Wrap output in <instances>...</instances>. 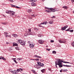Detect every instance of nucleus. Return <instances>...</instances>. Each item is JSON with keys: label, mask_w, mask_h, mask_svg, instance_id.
Returning <instances> with one entry per match:
<instances>
[{"label": "nucleus", "mask_w": 74, "mask_h": 74, "mask_svg": "<svg viewBox=\"0 0 74 74\" xmlns=\"http://www.w3.org/2000/svg\"><path fill=\"white\" fill-rule=\"evenodd\" d=\"M62 62H63L64 63H69L70 64H73L72 63L68 62H64L63 61H62V60H59L58 61V63L57 64H56V68H57V65H58V66H59V67H62L63 66L62 65Z\"/></svg>", "instance_id": "1"}, {"label": "nucleus", "mask_w": 74, "mask_h": 74, "mask_svg": "<svg viewBox=\"0 0 74 74\" xmlns=\"http://www.w3.org/2000/svg\"><path fill=\"white\" fill-rule=\"evenodd\" d=\"M48 10L47 11V12L49 13H50L51 12H54L56 11H57L59 10V9L58 8H48Z\"/></svg>", "instance_id": "2"}, {"label": "nucleus", "mask_w": 74, "mask_h": 74, "mask_svg": "<svg viewBox=\"0 0 74 74\" xmlns=\"http://www.w3.org/2000/svg\"><path fill=\"white\" fill-rule=\"evenodd\" d=\"M27 33L25 34V36H27L28 35H33V34L34 33V32L32 33L31 32V29H28V31H27Z\"/></svg>", "instance_id": "3"}, {"label": "nucleus", "mask_w": 74, "mask_h": 74, "mask_svg": "<svg viewBox=\"0 0 74 74\" xmlns=\"http://www.w3.org/2000/svg\"><path fill=\"white\" fill-rule=\"evenodd\" d=\"M58 41H59V42L61 43H65L66 42L65 40L64 39L60 40H58Z\"/></svg>", "instance_id": "4"}, {"label": "nucleus", "mask_w": 74, "mask_h": 74, "mask_svg": "<svg viewBox=\"0 0 74 74\" xmlns=\"http://www.w3.org/2000/svg\"><path fill=\"white\" fill-rule=\"evenodd\" d=\"M5 35L6 36V38L9 37L10 38H11V36L10 35H8V33L6 32L5 33H4Z\"/></svg>", "instance_id": "5"}, {"label": "nucleus", "mask_w": 74, "mask_h": 74, "mask_svg": "<svg viewBox=\"0 0 74 74\" xmlns=\"http://www.w3.org/2000/svg\"><path fill=\"white\" fill-rule=\"evenodd\" d=\"M68 27V25H66L64 27H62L61 28V30H65Z\"/></svg>", "instance_id": "6"}, {"label": "nucleus", "mask_w": 74, "mask_h": 74, "mask_svg": "<svg viewBox=\"0 0 74 74\" xmlns=\"http://www.w3.org/2000/svg\"><path fill=\"white\" fill-rule=\"evenodd\" d=\"M34 45H35L33 43H32V44H30L29 45V46L30 48L32 49H33L34 48Z\"/></svg>", "instance_id": "7"}, {"label": "nucleus", "mask_w": 74, "mask_h": 74, "mask_svg": "<svg viewBox=\"0 0 74 74\" xmlns=\"http://www.w3.org/2000/svg\"><path fill=\"white\" fill-rule=\"evenodd\" d=\"M31 5L32 6H36V3H34L33 1L32 3H31Z\"/></svg>", "instance_id": "8"}, {"label": "nucleus", "mask_w": 74, "mask_h": 74, "mask_svg": "<svg viewBox=\"0 0 74 74\" xmlns=\"http://www.w3.org/2000/svg\"><path fill=\"white\" fill-rule=\"evenodd\" d=\"M38 42L40 44H42L44 42V41L42 40H38Z\"/></svg>", "instance_id": "9"}, {"label": "nucleus", "mask_w": 74, "mask_h": 74, "mask_svg": "<svg viewBox=\"0 0 74 74\" xmlns=\"http://www.w3.org/2000/svg\"><path fill=\"white\" fill-rule=\"evenodd\" d=\"M20 44L22 45L25 46V43L23 41H22V42H21Z\"/></svg>", "instance_id": "10"}, {"label": "nucleus", "mask_w": 74, "mask_h": 74, "mask_svg": "<svg viewBox=\"0 0 74 74\" xmlns=\"http://www.w3.org/2000/svg\"><path fill=\"white\" fill-rule=\"evenodd\" d=\"M10 13L11 14H12V15H14L15 14L14 12L13 11H10Z\"/></svg>", "instance_id": "11"}, {"label": "nucleus", "mask_w": 74, "mask_h": 74, "mask_svg": "<svg viewBox=\"0 0 74 74\" xmlns=\"http://www.w3.org/2000/svg\"><path fill=\"white\" fill-rule=\"evenodd\" d=\"M12 36L15 38H17L18 36V35L16 34H12Z\"/></svg>", "instance_id": "12"}, {"label": "nucleus", "mask_w": 74, "mask_h": 74, "mask_svg": "<svg viewBox=\"0 0 74 74\" xmlns=\"http://www.w3.org/2000/svg\"><path fill=\"white\" fill-rule=\"evenodd\" d=\"M2 24L4 25H7L8 24V23L7 22H4L1 23Z\"/></svg>", "instance_id": "13"}, {"label": "nucleus", "mask_w": 74, "mask_h": 74, "mask_svg": "<svg viewBox=\"0 0 74 74\" xmlns=\"http://www.w3.org/2000/svg\"><path fill=\"white\" fill-rule=\"evenodd\" d=\"M22 42V40L20 39L18 41H17V42L19 44L20 43H21V42Z\"/></svg>", "instance_id": "14"}, {"label": "nucleus", "mask_w": 74, "mask_h": 74, "mask_svg": "<svg viewBox=\"0 0 74 74\" xmlns=\"http://www.w3.org/2000/svg\"><path fill=\"white\" fill-rule=\"evenodd\" d=\"M49 23L50 24H53V21H49Z\"/></svg>", "instance_id": "15"}, {"label": "nucleus", "mask_w": 74, "mask_h": 74, "mask_svg": "<svg viewBox=\"0 0 74 74\" xmlns=\"http://www.w3.org/2000/svg\"><path fill=\"white\" fill-rule=\"evenodd\" d=\"M1 59L3 60H6V59L4 58V57H3V56H1Z\"/></svg>", "instance_id": "16"}, {"label": "nucleus", "mask_w": 74, "mask_h": 74, "mask_svg": "<svg viewBox=\"0 0 74 74\" xmlns=\"http://www.w3.org/2000/svg\"><path fill=\"white\" fill-rule=\"evenodd\" d=\"M15 49L16 50H20L21 48L19 47H17V48H15Z\"/></svg>", "instance_id": "17"}, {"label": "nucleus", "mask_w": 74, "mask_h": 74, "mask_svg": "<svg viewBox=\"0 0 74 74\" xmlns=\"http://www.w3.org/2000/svg\"><path fill=\"white\" fill-rule=\"evenodd\" d=\"M67 6H63L62 8H64V9H67Z\"/></svg>", "instance_id": "18"}, {"label": "nucleus", "mask_w": 74, "mask_h": 74, "mask_svg": "<svg viewBox=\"0 0 74 74\" xmlns=\"http://www.w3.org/2000/svg\"><path fill=\"white\" fill-rule=\"evenodd\" d=\"M35 57L36 58H41V57L40 56H38L37 55H35Z\"/></svg>", "instance_id": "19"}, {"label": "nucleus", "mask_w": 74, "mask_h": 74, "mask_svg": "<svg viewBox=\"0 0 74 74\" xmlns=\"http://www.w3.org/2000/svg\"><path fill=\"white\" fill-rule=\"evenodd\" d=\"M45 69H44L41 70V72L43 73H44L45 72Z\"/></svg>", "instance_id": "20"}, {"label": "nucleus", "mask_w": 74, "mask_h": 74, "mask_svg": "<svg viewBox=\"0 0 74 74\" xmlns=\"http://www.w3.org/2000/svg\"><path fill=\"white\" fill-rule=\"evenodd\" d=\"M44 65V64L43 63H41L40 64V66H41V67H43Z\"/></svg>", "instance_id": "21"}, {"label": "nucleus", "mask_w": 74, "mask_h": 74, "mask_svg": "<svg viewBox=\"0 0 74 74\" xmlns=\"http://www.w3.org/2000/svg\"><path fill=\"white\" fill-rule=\"evenodd\" d=\"M22 60V58H18L16 59L17 60H18V61L21 60Z\"/></svg>", "instance_id": "22"}, {"label": "nucleus", "mask_w": 74, "mask_h": 74, "mask_svg": "<svg viewBox=\"0 0 74 74\" xmlns=\"http://www.w3.org/2000/svg\"><path fill=\"white\" fill-rule=\"evenodd\" d=\"M64 66H66V67H71V66H69V65H63Z\"/></svg>", "instance_id": "23"}, {"label": "nucleus", "mask_w": 74, "mask_h": 74, "mask_svg": "<svg viewBox=\"0 0 74 74\" xmlns=\"http://www.w3.org/2000/svg\"><path fill=\"white\" fill-rule=\"evenodd\" d=\"M18 46V45L17 44H14L13 45V46Z\"/></svg>", "instance_id": "24"}, {"label": "nucleus", "mask_w": 74, "mask_h": 74, "mask_svg": "<svg viewBox=\"0 0 74 74\" xmlns=\"http://www.w3.org/2000/svg\"><path fill=\"white\" fill-rule=\"evenodd\" d=\"M19 71H21L19 69H17L16 73H19Z\"/></svg>", "instance_id": "25"}, {"label": "nucleus", "mask_w": 74, "mask_h": 74, "mask_svg": "<svg viewBox=\"0 0 74 74\" xmlns=\"http://www.w3.org/2000/svg\"><path fill=\"white\" fill-rule=\"evenodd\" d=\"M45 9H47V10H46V11L47 12V11H48V8H49V9H50V8H47V7H45Z\"/></svg>", "instance_id": "26"}, {"label": "nucleus", "mask_w": 74, "mask_h": 74, "mask_svg": "<svg viewBox=\"0 0 74 74\" xmlns=\"http://www.w3.org/2000/svg\"><path fill=\"white\" fill-rule=\"evenodd\" d=\"M43 23L45 25H46L48 23L47 21H45L43 22Z\"/></svg>", "instance_id": "27"}, {"label": "nucleus", "mask_w": 74, "mask_h": 74, "mask_svg": "<svg viewBox=\"0 0 74 74\" xmlns=\"http://www.w3.org/2000/svg\"><path fill=\"white\" fill-rule=\"evenodd\" d=\"M71 45H72V47H74V42H72Z\"/></svg>", "instance_id": "28"}, {"label": "nucleus", "mask_w": 74, "mask_h": 74, "mask_svg": "<svg viewBox=\"0 0 74 74\" xmlns=\"http://www.w3.org/2000/svg\"><path fill=\"white\" fill-rule=\"evenodd\" d=\"M62 71H64V72H66L67 71V69H62Z\"/></svg>", "instance_id": "29"}, {"label": "nucleus", "mask_w": 74, "mask_h": 74, "mask_svg": "<svg viewBox=\"0 0 74 74\" xmlns=\"http://www.w3.org/2000/svg\"><path fill=\"white\" fill-rule=\"evenodd\" d=\"M32 11V10L31 9H29L28 11V12L30 13Z\"/></svg>", "instance_id": "30"}, {"label": "nucleus", "mask_w": 74, "mask_h": 74, "mask_svg": "<svg viewBox=\"0 0 74 74\" xmlns=\"http://www.w3.org/2000/svg\"><path fill=\"white\" fill-rule=\"evenodd\" d=\"M10 11H6V13H7V14H9L10 13Z\"/></svg>", "instance_id": "31"}, {"label": "nucleus", "mask_w": 74, "mask_h": 74, "mask_svg": "<svg viewBox=\"0 0 74 74\" xmlns=\"http://www.w3.org/2000/svg\"><path fill=\"white\" fill-rule=\"evenodd\" d=\"M38 65L39 66H40V65L41 64V63L40 62H38V63H37Z\"/></svg>", "instance_id": "32"}, {"label": "nucleus", "mask_w": 74, "mask_h": 74, "mask_svg": "<svg viewBox=\"0 0 74 74\" xmlns=\"http://www.w3.org/2000/svg\"><path fill=\"white\" fill-rule=\"evenodd\" d=\"M11 73H14V74H16L17 73V72H14V71H12L11 72Z\"/></svg>", "instance_id": "33"}, {"label": "nucleus", "mask_w": 74, "mask_h": 74, "mask_svg": "<svg viewBox=\"0 0 74 74\" xmlns=\"http://www.w3.org/2000/svg\"><path fill=\"white\" fill-rule=\"evenodd\" d=\"M52 53H53L55 54L56 53V52L55 51H52Z\"/></svg>", "instance_id": "34"}, {"label": "nucleus", "mask_w": 74, "mask_h": 74, "mask_svg": "<svg viewBox=\"0 0 74 74\" xmlns=\"http://www.w3.org/2000/svg\"><path fill=\"white\" fill-rule=\"evenodd\" d=\"M28 18L30 19H32V17H30V16H28Z\"/></svg>", "instance_id": "35"}, {"label": "nucleus", "mask_w": 74, "mask_h": 74, "mask_svg": "<svg viewBox=\"0 0 74 74\" xmlns=\"http://www.w3.org/2000/svg\"><path fill=\"white\" fill-rule=\"evenodd\" d=\"M69 32H73V30H70L69 31Z\"/></svg>", "instance_id": "36"}, {"label": "nucleus", "mask_w": 74, "mask_h": 74, "mask_svg": "<svg viewBox=\"0 0 74 74\" xmlns=\"http://www.w3.org/2000/svg\"><path fill=\"white\" fill-rule=\"evenodd\" d=\"M15 7H16V8H20H20H20L19 7H18L17 6H15Z\"/></svg>", "instance_id": "37"}, {"label": "nucleus", "mask_w": 74, "mask_h": 74, "mask_svg": "<svg viewBox=\"0 0 74 74\" xmlns=\"http://www.w3.org/2000/svg\"><path fill=\"white\" fill-rule=\"evenodd\" d=\"M9 71H10V72H12V71H12V69H10V70H9Z\"/></svg>", "instance_id": "38"}, {"label": "nucleus", "mask_w": 74, "mask_h": 74, "mask_svg": "<svg viewBox=\"0 0 74 74\" xmlns=\"http://www.w3.org/2000/svg\"><path fill=\"white\" fill-rule=\"evenodd\" d=\"M14 62H15L16 63H17V62L16 61V60H14Z\"/></svg>", "instance_id": "39"}, {"label": "nucleus", "mask_w": 74, "mask_h": 74, "mask_svg": "<svg viewBox=\"0 0 74 74\" xmlns=\"http://www.w3.org/2000/svg\"><path fill=\"white\" fill-rule=\"evenodd\" d=\"M70 29V28H69V29H68L67 30H66L65 31H69Z\"/></svg>", "instance_id": "40"}, {"label": "nucleus", "mask_w": 74, "mask_h": 74, "mask_svg": "<svg viewBox=\"0 0 74 74\" xmlns=\"http://www.w3.org/2000/svg\"><path fill=\"white\" fill-rule=\"evenodd\" d=\"M31 16L32 17H36V16H35L34 14H33Z\"/></svg>", "instance_id": "41"}, {"label": "nucleus", "mask_w": 74, "mask_h": 74, "mask_svg": "<svg viewBox=\"0 0 74 74\" xmlns=\"http://www.w3.org/2000/svg\"><path fill=\"white\" fill-rule=\"evenodd\" d=\"M39 26L40 27H42L43 28L44 27H43L40 24V25H39Z\"/></svg>", "instance_id": "42"}, {"label": "nucleus", "mask_w": 74, "mask_h": 74, "mask_svg": "<svg viewBox=\"0 0 74 74\" xmlns=\"http://www.w3.org/2000/svg\"><path fill=\"white\" fill-rule=\"evenodd\" d=\"M46 50H48V51H50V49H46Z\"/></svg>", "instance_id": "43"}, {"label": "nucleus", "mask_w": 74, "mask_h": 74, "mask_svg": "<svg viewBox=\"0 0 74 74\" xmlns=\"http://www.w3.org/2000/svg\"><path fill=\"white\" fill-rule=\"evenodd\" d=\"M54 42V40H51V42Z\"/></svg>", "instance_id": "44"}, {"label": "nucleus", "mask_w": 74, "mask_h": 74, "mask_svg": "<svg viewBox=\"0 0 74 74\" xmlns=\"http://www.w3.org/2000/svg\"><path fill=\"white\" fill-rule=\"evenodd\" d=\"M32 71L33 72V73H35V72H36V71H34V70H32Z\"/></svg>", "instance_id": "45"}, {"label": "nucleus", "mask_w": 74, "mask_h": 74, "mask_svg": "<svg viewBox=\"0 0 74 74\" xmlns=\"http://www.w3.org/2000/svg\"><path fill=\"white\" fill-rule=\"evenodd\" d=\"M35 60L36 61H38L39 60V59H35Z\"/></svg>", "instance_id": "46"}, {"label": "nucleus", "mask_w": 74, "mask_h": 74, "mask_svg": "<svg viewBox=\"0 0 74 74\" xmlns=\"http://www.w3.org/2000/svg\"><path fill=\"white\" fill-rule=\"evenodd\" d=\"M22 19H23V21H25V18H23Z\"/></svg>", "instance_id": "47"}, {"label": "nucleus", "mask_w": 74, "mask_h": 74, "mask_svg": "<svg viewBox=\"0 0 74 74\" xmlns=\"http://www.w3.org/2000/svg\"><path fill=\"white\" fill-rule=\"evenodd\" d=\"M15 5H12V7H15Z\"/></svg>", "instance_id": "48"}, {"label": "nucleus", "mask_w": 74, "mask_h": 74, "mask_svg": "<svg viewBox=\"0 0 74 74\" xmlns=\"http://www.w3.org/2000/svg\"><path fill=\"white\" fill-rule=\"evenodd\" d=\"M19 70H21L22 71H23V69H22L21 68H20V69H19Z\"/></svg>", "instance_id": "49"}, {"label": "nucleus", "mask_w": 74, "mask_h": 74, "mask_svg": "<svg viewBox=\"0 0 74 74\" xmlns=\"http://www.w3.org/2000/svg\"><path fill=\"white\" fill-rule=\"evenodd\" d=\"M10 1L11 2H13V1L12 0H10Z\"/></svg>", "instance_id": "50"}, {"label": "nucleus", "mask_w": 74, "mask_h": 74, "mask_svg": "<svg viewBox=\"0 0 74 74\" xmlns=\"http://www.w3.org/2000/svg\"><path fill=\"white\" fill-rule=\"evenodd\" d=\"M72 2H74V0H71Z\"/></svg>", "instance_id": "51"}, {"label": "nucleus", "mask_w": 74, "mask_h": 74, "mask_svg": "<svg viewBox=\"0 0 74 74\" xmlns=\"http://www.w3.org/2000/svg\"><path fill=\"white\" fill-rule=\"evenodd\" d=\"M34 30H36V31L38 30V29H37L36 28H35L34 29Z\"/></svg>", "instance_id": "52"}, {"label": "nucleus", "mask_w": 74, "mask_h": 74, "mask_svg": "<svg viewBox=\"0 0 74 74\" xmlns=\"http://www.w3.org/2000/svg\"><path fill=\"white\" fill-rule=\"evenodd\" d=\"M41 61H42V62H43V61H44V60L42 59V60H41Z\"/></svg>", "instance_id": "53"}, {"label": "nucleus", "mask_w": 74, "mask_h": 74, "mask_svg": "<svg viewBox=\"0 0 74 74\" xmlns=\"http://www.w3.org/2000/svg\"><path fill=\"white\" fill-rule=\"evenodd\" d=\"M62 70L61 69V70H60V73H62Z\"/></svg>", "instance_id": "54"}, {"label": "nucleus", "mask_w": 74, "mask_h": 74, "mask_svg": "<svg viewBox=\"0 0 74 74\" xmlns=\"http://www.w3.org/2000/svg\"><path fill=\"white\" fill-rule=\"evenodd\" d=\"M34 1V0H30V1L31 2H33V1Z\"/></svg>", "instance_id": "55"}, {"label": "nucleus", "mask_w": 74, "mask_h": 74, "mask_svg": "<svg viewBox=\"0 0 74 74\" xmlns=\"http://www.w3.org/2000/svg\"><path fill=\"white\" fill-rule=\"evenodd\" d=\"M14 73H16V70H14Z\"/></svg>", "instance_id": "56"}, {"label": "nucleus", "mask_w": 74, "mask_h": 74, "mask_svg": "<svg viewBox=\"0 0 74 74\" xmlns=\"http://www.w3.org/2000/svg\"><path fill=\"white\" fill-rule=\"evenodd\" d=\"M42 24H44V23H42L40 24V25H42Z\"/></svg>", "instance_id": "57"}, {"label": "nucleus", "mask_w": 74, "mask_h": 74, "mask_svg": "<svg viewBox=\"0 0 74 74\" xmlns=\"http://www.w3.org/2000/svg\"><path fill=\"white\" fill-rule=\"evenodd\" d=\"M52 18H55V16H53L52 17Z\"/></svg>", "instance_id": "58"}, {"label": "nucleus", "mask_w": 74, "mask_h": 74, "mask_svg": "<svg viewBox=\"0 0 74 74\" xmlns=\"http://www.w3.org/2000/svg\"><path fill=\"white\" fill-rule=\"evenodd\" d=\"M33 2H36V0H33Z\"/></svg>", "instance_id": "59"}, {"label": "nucleus", "mask_w": 74, "mask_h": 74, "mask_svg": "<svg viewBox=\"0 0 74 74\" xmlns=\"http://www.w3.org/2000/svg\"><path fill=\"white\" fill-rule=\"evenodd\" d=\"M6 44H9V43L8 42H7Z\"/></svg>", "instance_id": "60"}, {"label": "nucleus", "mask_w": 74, "mask_h": 74, "mask_svg": "<svg viewBox=\"0 0 74 74\" xmlns=\"http://www.w3.org/2000/svg\"><path fill=\"white\" fill-rule=\"evenodd\" d=\"M43 36L42 35H41V36H40V37H42Z\"/></svg>", "instance_id": "61"}, {"label": "nucleus", "mask_w": 74, "mask_h": 74, "mask_svg": "<svg viewBox=\"0 0 74 74\" xmlns=\"http://www.w3.org/2000/svg\"><path fill=\"white\" fill-rule=\"evenodd\" d=\"M38 36V37H40V36H41V35H39Z\"/></svg>", "instance_id": "62"}, {"label": "nucleus", "mask_w": 74, "mask_h": 74, "mask_svg": "<svg viewBox=\"0 0 74 74\" xmlns=\"http://www.w3.org/2000/svg\"><path fill=\"white\" fill-rule=\"evenodd\" d=\"M69 28H70V29H69V30H70L71 29H72V28H71V27H69Z\"/></svg>", "instance_id": "63"}, {"label": "nucleus", "mask_w": 74, "mask_h": 74, "mask_svg": "<svg viewBox=\"0 0 74 74\" xmlns=\"http://www.w3.org/2000/svg\"><path fill=\"white\" fill-rule=\"evenodd\" d=\"M35 74H37V73H35Z\"/></svg>", "instance_id": "64"}]
</instances>
